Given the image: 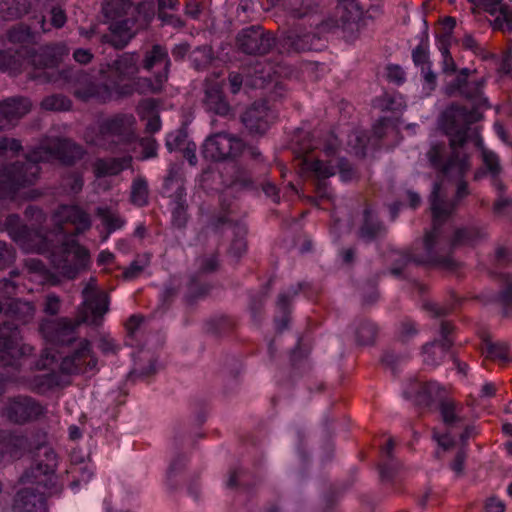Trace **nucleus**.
<instances>
[{"label":"nucleus","instance_id":"obj_40","mask_svg":"<svg viewBox=\"0 0 512 512\" xmlns=\"http://www.w3.org/2000/svg\"><path fill=\"white\" fill-rule=\"evenodd\" d=\"M148 197V182L142 176L136 177L131 185V202L136 206L143 207L148 204Z\"/></svg>","mask_w":512,"mask_h":512},{"label":"nucleus","instance_id":"obj_50","mask_svg":"<svg viewBox=\"0 0 512 512\" xmlns=\"http://www.w3.org/2000/svg\"><path fill=\"white\" fill-rule=\"evenodd\" d=\"M34 5L36 8H49L51 15V26L55 28H61L65 25L67 17L64 10L61 7L53 5L46 6L43 0H37Z\"/></svg>","mask_w":512,"mask_h":512},{"label":"nucleus","instance_id":"obj_38","mask_svg":"<svg viewBox=\"0 0 512 512\" xmlns=\"http://www.w3.org/2000/svg\"><path fill=\"white\" fill-rule=\"evenodd\" d=\"M59 385V375L55 372H47L33 376L28 386L37 393H45Z\"/></svg>","mask_w":512,"mask_h":512},{"label":"nucleus","instance_id":"obj_55","mask_svg":"<svg viewBox=\"0 0 512 512\" xmlns=\"http://www.w3.org/2000/svg\"><path fill=\"white\" fill-rule=\"evenodd\" d=\"M15 260V251L5 242L0 241V270L10 266Z\"/></svg>","mask_w":512,"mask_h":512},{"label":"nucleus","instance_id":"obj_25","mask_svg":"<svg viewBox=\"0 0 512 512\" xmlns=\"http://www.w3.org/2000/svg\"><path fill=\"white\" fill-rule=\"evenodd\" d=\"M157 66H162L164 73L156 76V84L151 86V91L154 93L161 90L162 83L167 79V71L170 66L168 51L160 44H154L151 49L145 52L143 58V67L146 70H151Z\"/></svg>","mask_w":512,"mask_h":512},{"label":"nucleus","instance_id":"obj_27","mask_svg":"<svg viewBox=\"0 0 512 512\" xmlns=\"http://www.w3.org/2000/svg\"><path fill=\"white\" fill-rule=\"evenodd\" d=\"M30 65L29 50L22 47L18 50H0V70L11 76L22 73Z\"/></svg>","mask_w":512,"mask_h":512},{"label":"nucleus","instance_id":"obj_41","mask_svg":"<svg viewBox=\"0 0 512 512\" xmlns=\"http://www.w3.org/2000/svg\"><path fill=\"white\" fill-rule=\"evenodd\" d=\"M7 40L13 44H29L35 41V34L25 24H17L11 27L6 33Z\"/></svg>","mask_w":512,"mask_h":512},{"label":"nucleus","instance_id":"obj_8","mask_svg":"<svg viewBox=\"0 0 512 512\" xmlns=\"http://www.w3.org/2000/svg\"><path fill=\"white\" fill-rule=\"evenodd\" d=\"M146 12L148 20L153 15V4L149 1L139 3L135 8L131 0H108L102 4V13L110 24V34L104 35L102 40L117 49L124 48L135 36L134 20L128 16Z\"/></svg>","mask_w":512,"mask_h":512},{"label":"nucleus","instance_id":"obj_3","mask_svg":"<svg viewBox=\"0 0 512 512\" xmlns=\"http://www.w3.org/2000/svg\"><path fill=\"white\" fill-rule=\"evenodd\" d=\"M83 148L75 142L58 137H45L30 151L23 162L10 166L0 164V205L13 199L21 187L34 184L40 174L39 163L58 160L72 164L83 156Z\"/></svg>","mask_w":512,"mask_h":512},{"label":"nucleus","instance_id":"obj_24","mask_svg":"<svg viewBox=\"0 0 512 512\" xmlns=\"http://www.w3.org/2000/svg\"><path fill=\"white\" fill-rule=\"evenodd\" d=\"M480 9L495 16L491 25L494 29L503 32H512V9L502 0H478Z\"/></svg>","mask_w":512,"mask_h":512},{"label":"nucleus","instance_id":"obj_14","mask_svg":"<svg viewBox=\"0 0 512 512\" xmlns=\"http://www.w3.org/2000/svg\"><path fill=\"white\" fill-rule=\"evenodd\" d=\"M6 229L11 238L24 250L43 253L48 250V232L42 228L29 229L20 224L18 215H9L6 219Z\"/></svg>","mask_w":512,"mask_h":512},{"label":"nucleus","instance_id":"obj_63","mask_svg":"<svg viewBox=\"0 0 512 512\" xmlns=\"http://www.w3.org/2000/svg\"><path fill=\"white\" fill-rule=\"evenodd\" d=\"M499 301L504 308L505 314H509L512 309V283L509 282L506 289L501 292Z\"/></svg>","mask_w":512,"mask_h":512},{"label":"nucleus","instance_id":"obj_16","mask_svg":"<svg viewBox=\"0 0 512 512\" xmlns=\"http://www.w3.org/2000/svg\"><path fill=\"white\" fill-rule=\"evenodd\" d=\"M243 149L242 141L225 132L215 133L208 137L202 147V154L206 159L218 161L235 157Z\"/></svg>","mask_w":512,"mask_h":512},{"label":"nucleus","instance_id":"obj_37","mask_svg":"<svg viewBox=\"0 0 512 512\" xmlns=\"http://www.w3.org/2000/svg\"><path fill=\"white\" fill-rule=\"evenodd\" d=\"M96 214L107 229V235L103 237V241L107 240L109 234L121 229L125 225V220L117 212L108 207H98Z\"/></svg>","mask_w":512,"mask_h":512},{"label":"nucleus","instance_id":"obj_6","mask_svg":"<svg viewBox=\"0 0 512 512\" xmlns=\"http://www.w3.org/2000/svg\"><path fill=\"white\" fill-rule=\"evenodd\" d=\"M286 10L295 19L306 20L313 32L300 33L291 31L278 42L281 53L304 52L316 47L320 36L329 31L334 23L326 21L318 12V5L314 0H287Z\"/></svg>","mask_w":512,"mask_h":512},{"label":"nucleus","instance_id":"obj_44","mask_svg":"<svg viewBox=\"0 0 512 512\" xmlns=\"http://www.w3.org/2000/svg\"><path fill=\"white\" fill-rule=\"evenodd\" d=\"M508 345L504 342H485L482 351L486 355L487 358L492 360H497L500 362H508Z\"/></svg>","mask_w":512,"mask_h":512},{"label":"nucleus","instance_id":"obj_22","mask_svg":"<svg viewBox=\"0 0 512 512\" xmlns=\"http://www.w3.org/2000/svg\"><path fill=\"white\" fill-rule=\"evenodd\" d=\"M275 119L274 113L264 102H255L248 107L241 117V121L251 134H264Z\"/></svg>","mask_w":512,"mask_h":512},{"label":"nucleus","instance_id":"obj_53","mask_svg":"<svg viewBox=\"0 0 512 512\" xmlns=\"http://www.w3.org/2000/svg\"><path fill=\"white\" fill-rule=\"evenodd\" d=\"M137 113L142 120L158 115L156 101L153 99L142 100L137 106Z\"/></svg>","mask_w":512,"mask_h":512},{"label":"nucleus","instance_id":"obj_7","mask_svg":"<svg viewBox=\"0 0 512 512\" xmlns=\"http://www.w3.org/2000/svg\"><path fill=\"white\" fill-rule=\"evenodd\" d=\"M136 118L118 113L87 127L83 139L87 145L109 152L125 151L124 146L137 140Z\"/></svg>","mask_w":512,"mask_h":512},{"label":"nucleus","instance_id":"obj_5","mask_svg":"<svg viewBox=\"0 0 512 512\" xmlns=\"http://www.w3.org/2000/svg\"><path fill=\"white\" fill-rule=\"evenodd\" d=\"M45 463L39 462L31 466L20 478L24 485L14 499V512H45V490L53 482L54 471L57 464L55 452L45 447L43 451Z\"/></svg>","mask_w":512,"mask_h":512},{"label":"nucleus","instance_id":"obj_15","mask_svg":"<svg viewBox=\"0 0 512 512\" xmlns=\"http://www.w3.org/2000/svg\"><path fill=\"white\" fill-rule=\"evenodd\" d=\"M98 359L91 342L87 339L78 340L71 352L62 359L60 368L66 374H83L97 370Z\"/></svg>","mask_w":512,"mask_h":512},{"label":"nucleus","instance_id":"obj_64","mask_svg":"<svg viewBox=\"0 0 512 512\" xmlns=\"http://www.w3.org/2000/svg\"><path fill=\"white\" fill-rule=\"evenodd\" d=\"M202 7L200 3L196 0H187L185 4L184 13L186 16L190 17L191 19H198L201 15Z\"/></svg>","mask_w":512,"mask_h":512},{"label":"nucleus","instance_id":"obj_35","mask_svg":"<svg viewBox=\"0 0 512 512\" xmlns=\"http://www.w3.org/2000/svg\"><path fill=\"white\" fill-rule=\"evenodd\" d=\"M383 227L376 219L374 211L367 207L364 210V222L359 230V238L364 241H372L382 232Z\"/></svg>","mask_w":512,"mask_h":512},{"label":"nucleus","instance_id":"obj_59","mask_svg":"<svg viewBox=\"0 0 512 512\" xmlns=\"http://www.w3.org/2000/svg\"><path fill=\"white\" fill-rule=\"evenodd\" d=\"M416 325L411 320H404L399 328V337L401 341L406 342L417 334Z\"/></svg>","mask_w":512,"mask_h":512},{"label":"nucleus","instance_id":"obj_62","mask_svg":"<svg viewBox=\"0 0 512 512\" xmlns=\"http://www.w3.org/2000/svg\"><path fill=\"white\" fill-rule=\"evenodd\" d=\"M387 78L391 82L401 84L405 81V73L401 67L397 65H389L387 67Z\"/></svg>","mask_w":512,"mask_h":512},{"label":"nucleus","instance_id":"obj_19","mask_svg":"<svg viewBox=\"0 0 512 512\" xmlns=\"http://www.w3.org/2000/svg\"><path fill=\"white\" fill-rule=\"evenodd\" d=\"M175 188V191L172 194H169V197L172 198L173 208H172V223L174 226L178 228H182L186 225L188 215H187V205L185 200V188L183 186V181L177 176V173L174 171V168L169 170L168 176L164 181V190L169 192Z\"/></svg>","mask_w":512,"mask_h":512},{"label":"nucleus","instance_id":"obj_47","mask_svg":"<svg viewBox=\"0 0 512 512\" xmlns=\"http://www.w3.org/2000/svg\"><path fill=\"white\" fill-rule=\"evenodd\" d=\"M150 264V255H138L135 260L123 272V277L126 280H134L140 276L144 269Z\"/></svg>","mask_w":512,"mask_h":512},{"label":"nucleus","instance_id":"obj_42","mask_svg":"<svg viewBox=\"0 0 512 512\" xmlns=\"http://www.w3.org/2000/svg\"><path fill=\"white\" fill-rule=\"evenodd\" d=\"M377 327L369 320H359L355 327V336L358 344L368 345L374 342L377 335Z\"/></svg>","mask_w":512,"mask_h":512},{"label":"nucleus","instance_id":"obj_12","mask_svg":"<svg viewBox=\"0 0 512 512\" xmlns=\"http://www.w3.org/2000/svg\"><path fill=\"white\" fill-rule=\"evenodd\" d=\"M68 48L64 43H54L40 47L37 51L29 50L30 65L33 67V71L29 72V77L34 80L41 82H53L59 83L61 86H65L67 89L72 91L71 86L60 76L62 71H46L47 68H53L62 60V58L68 55ZM70 68L69 70H71ZM68 69H65L67 71Z\"/></svg>","mask_w":512,"mask_h":512},{"label":"nucleus","instance_id":"obj_10","mask_svg":"<svg viewBox=\"0 0 512 512\" xmlns=\"http://www.w3.org/2000/svg\"><path fill=\"white\" fill-rule=\"evenodd\" d=\"M338 145V140L335 138L326 146L325 156L328 159L310 160L308 157L303 159L304 169L311 172L316 180L315 191L320 199H332V191L326 180L335 175L337 170L342 181H349L354 176V171L346 160L334 157Z\"/></svg>","mask_w":512,"mask_h":512},{"label":"nucleus","instance_id":"obj_31","mask_svg":"<svg viewBox=\"0 0 512 512\" xmlns=\"http://www.w3.org/2000/svg\"><path fill=\"white\" fill-rule=\"evenodd\" d=\"M3 311L7 317L19 324L25 325L34 319L36 308L29 301L15 299L8 303Z\"/></svg>","mask_w":512,"mask_h":512},{"label":"nucleus","instance_id":"obj_4","mask_svg":"<svg viewBox=\"0 0 512 512\" xmlns=\"http://www.w3.org/2000/svg\"><path fill=\"white\" fill-rule=\"evenodd\" d=\"M83 303L79 311L78 321L68 318L47 319L40 324L43 337L55 344H71L75 340V330L80 323L99 325L109 310L108 294L97 287L96 279L90 278L82 291Z\"/></svg>","mask_w":512,"mask_h":512},{"label":"nucleus","instance_id":"obj_23","mask_svg":"<svg viewBox=\"0 0 512 512\" xmlns=\"http://www.w3.org/2000/svg\"><path fill=\"white\" fill-rule=\"evenodd\" d=\"M453 330V325L447 321L441 322V337L439 341L428 343L423 347L424 363L426 365L436 367L445 358L447 352L453 345V340L449 338V334Z\"/></svg>","mask_w":512,"mask_h":512},{"label":"nucleus","instance_id":"obj_43","mask_svg":"<svg viewBox=\"0 0 512 512\" xmlns=\"http://www.w3.org/2000/svg\"><path fill=\"white\" fill-rule=\"evenodd\" d=\"M72 467L71 473L75 475V479L73 480V485H79L81 482H88L93 475V467L91 463H83V461L78 460L75 454L72 455Z\"/></svg>","mask_w":512,"mask_h":512},{"label":"nucleus","instance_id":"obj_54","mask_svg":"<svg viewBox=\"0 0 512 512\" xmlns=\"http://www.w3.org/2000/svg\"><path fill=\"white\" fill-rule=\"evenodd\" d=\"M302 285L298 284L296 287H292L287 292H283L279 294L278 301H277V307L278 309L286 316V311L288 308V305L292 298L298 294L299 290H301Z\"/></svg>","mask_w":512,"mask_h":512},{"label":"nucleus","instance_id":"obj_28","mask_svg":"<svg viewBox=\"0 0 512 512\" xmlns=\"http://www.w3.org/2000/svg\"><path fill=\"white\" fill-rule=\"evenodd\" d=\"M470 124L471 123H468L466 125L467 129H468L467 139L470 137V134H473L475 136V145L481 149L482 161H483L485 168L487 169V171L490 173V175L492 177L493 186L497 190H503L505 188V186L502 183V181L499 179V175L502 170L499 157L493 151L488 150L482 146V140L478 137L475 130L472 131L469 128Z\"/></svg>","mask_w":512,"mask_h":512},{"label":"nucleus","instance_id":"obj_58","mask_svg":"<svg viewBox=\"0 0 512 512\" xmlns=\"http://www.w3.org/2000/svg\"><path fill=\"white\" fill-rule=\"evenodd\" d=\"M158 18L163 25H170L176 29H181L185 26V22L179 16L168 14L164 11H158Z\"/></svg>","mask_w":512,"mask_h":512},{"label":"nucleus","instance_id":"obj_2","mask_svg":"<svg viewBox=\"0 0 512 512\" xmlns=\"http://www.w3.org/2000/svg\"><path fill=\"white\" fill-rule=\"evenodd\" d=\"M139 56L136 53H123L111 63L101 64L97 76L81 69L64 71L60 76L71 86L74 96L82 101L97 99L106 102L113 94L130 95L135 87L131 83L139 72Z\"/></svg>","mask_w":512,"mask_h":512},{"label":"nucleus","instance_id":"obj_57","mask_svg":"<svg viewBox=\"0 0 512 512\" xmlns=\"http://www.w3.org/2000/svg\"><path fill=\"white\" fill-rule=\"evenodd\" d=\"M412 59L415 65L421 66L422 71L426 69V66H429L428 63V53L426 48L420 44L412 51Z\"/></svg>","mask_w":512,"mask_h":512},{"label":"nucleus","instance_id":"obj_52","mask_svg":"<svg viewBox=\"0 0 512 512\" xmlns=\"http://www.w3.org/2000/svg\"><path fill=\"white\" fill-rule=\"evenodd\" d=\"M62 186L65 191L76 194L82 190L83 178L78 173H72L63 178Z\"/></svg>","mask_w":512,"mask_h":512},{"label":"nucleus","instance_id":"obj_61","mask_svg":"<svg viewBox=\"0 0 512 512\" xmlns=\"http://www.w3.org/2000/svg\"><path fill=\"white\" fill-rule=\"evenodd\" d=\"M140 145L143 148V159L155 157L157 155V143L151 137L142 138Z\"/></svg>","mask_w":512,"mask_h":512},{"label":"nucleus","instance_id":"obj_21","mask_svg":"<svg viewBox=\"0 0 512 512\" xmlns=\"http://www.w3.org/2000/svg\"><path fill=\"white\" fill-rule=\"evenodd\" d=\"M468 72L467 68L461 70L454 83L447 88V93L453 95L458 91L461 96L473 101L477 106L487 105V99L483 95V88L486 83L485 78L481 77L476 80L467 81Z\"/></svg>","mask_w":512,"mask_h":512},{"label":"nucleus","instance_id":"obj_32","mask_svg":"<svg viewBox=\"0 0 512 512\" xmlns=\"http://www.w3.org/2000/svg\"><path fill=\"white\" fill-rule=\"evenodd\" d=\"M132 157L124 156L121 158L97 159L93 164V171L96 177L113 176L128 168Z\"/></svg>","mask_w":512,"mask_h":512},{"label":"nucleus","instance_id":"obj_26","mask_svg":"<svg viewBox=\"0 0 512 512\" xmlns=\"http://www.w3.org/2000/svg\"><path fill=\"white\" fill-rule=\"evenodd\" d=\"M203 106L207 112L228 117L233 114V109L226 100L219 83H206L204 90Z\"/></svg>","mask_w":512,"mask_h":512},{"label":"nucleus","instance_id":"obj_29","mask_svg":"<svg viewBox=\"0 0 512 512\" xmlns=\"http://www.w3.org/2000/svg\"><path fill=\"white\" fill-rule=\"evenodd\" d=\"M338 2V9L341 13L339 25L343 30L357 31L358 23L364 12L360 0H338Z\"/></svg>","mask_w":512,"mask_h":512},{"label":"nucleus","instance_id":"obj_48","mask_svg":"<svg viewBox=\"0 0 512 512\" xmlns=\"http://www.w3.org/2000/svg\"><path fill=\"white\" fill-rule=\"evenodd\" d=\"M23 147L20 140L12 137L0 138V157L2 158H13L17 156Z\"/></svg>","mask_w":512,"mask_h":512},{"label":"nucleus","instance_id":"obj_18","mask_svg":"<svg viewBox=\"0 0 512 512\" xmlns=\"http://www.w3.org/2000/svg\"><path fill=\"white\" fill-rule=\"evenodd\" d=\"M237 45L247 54H266L275 45V39L260 26H251L238 33Z\"/></svg>","mask_w":512,"mask_h":512},{"label":"nucleus","instance_id":"obj_33","mask_svg":"<svg viewBox=\"0 0 512 512\" xmlns=\"http://www.w3.org/2000/svg\"><path fill=\"white\" fill-rule=\"evenodd\" d=\"M435 391L436 383L414 379L404 391V395L407 398H415L419 404L428 405Z\"/></svg>","mask_w":512,"mask_h":512},{"label":"nucleus","instance_id":"obj_46","mask_svg":"<svg viewBox=\"0 0 512 512\" xmlns=\"http://www.w3.org/2000/svg\"><path fill=\"white\" fill-rule=\"evenodd\" d=\"M71 106V100L62 94L49 95L41 102V107L48 111H67Z\"/></svg>","mask_w":512,"mask_h":512},{"label":"nucleus","instance_id":"obj_17","mask_svg":"<svg viewBox=\"0 0 512 512\" xmlns=\"http://www.w3.org/2000/svg\"><path fill=\"white\" fill-rule=\"evenodd\" d=\"M44 413L39 402L29 396H17L8 399L3 415L11 422L24 424L38 419Z\"/></svg>","mask_w":512,"mask_h":512},{"label":"nucleus","instance_id":"obj_45","mask_svg":"<svg viewBox=\"0 0 512 512\" xmlns=\"http://www.w3.org/2000/svg\"><path fill=\"white\" fill-rule=\"evenodd\" d=\"M232 228L234 239L229 249V253L235 257H240L246 252V227L242 224H236Z\"/></svg>","mask_w":512,"mask_h":512},{"label":"nucleus","instance_id":"obj_30","mask_svg":"<svg viewBox=\"0 0 512 512\" xmlns=\"http://www.w3.org/2000/svg\"><path fill=\"white\" fill-rule=\"evenodd\" d=\"M27 439L20 435L3 432L0 434V459L19 458L26 449Z\"/></svg>","mask_w":512,"mask_h":512},{"label":"nucleus","instance_id":"obj_51","mask_svg":"<svg viewBox=\"0 0 512 512\" xmlns=\"http://www.w3.org/2000/svg\"><path fill=\"white\" fill-rule=\"evenodd\" d=\"M367 143L368 137L364 132L354 131L348 136V145L354 150L356 155H365Z\"/></svg>","mask_w":512,"mask_h":512},{"label":"nucleus","instance_id":"obj_36","mask_svg":"<svg viewBox=\"0 0 512 512\" xmlns=\"http://www.w3.org/2000/svg\"><path fill=\"white\" fill-rule=\"evenodd\" d=\"M31 7L28 0H2L0 15L4 20H12L26 14Z\"/></svg>","mask_w":512,"mask_h":512},{"label":"nucleus","instance_id":"obj_13","mask_svg":"<svg viewBox=\"0 0 512 512\" xmlns=\"http://www.w3.org/2000/svg\"><path fill=\"white\" fill-rule=\"evenodd\" d=\"M52 220L56 226L57 234H61V239L65 235L74 238L83 234L92 225L90 215L77 205L59 206L55 210Z\"/></svg>","mask_w":512,"mask_h":512},{"label":"nucleus","instance_id":"obj_49","mask_svg":"<svg viewBox=\"0 0 512 512\" xmlns=\"http://www.w3.org/2000/svg\"><path fill=\"white\" fill-rule=\"evenodd\" d=\"M212 58V49L206 45L197 47L191 53L192 63L197 70L203 69L207 66L211 62Z\"/></svg>","mask_w":512,"mask_h":512},{"label":"nucleus","instance_id":"obj_39","mask_svg":"<svg viewBox=\"0 0 512 512\" xmlns=\"http://www.w3.org/2000/svg\"><path fill=\"white\" fill-rule=\"evenodd\" d=\"M26 266L30 275V280L38 284L50 283L53 280L52 273L45 267V265L37 259H29Z\"/></svg>","mask_w":512,"mask_h":512},{"label":"nucleus","instance_id":"obj_56","mask_svg":"<svg viewBox=\"0 0 512 512\" xmlns=\"http://www.w3.org/2000/svg\"><path fill=\"white\" fill-rule=\"evenodd\" d=\"M17 285L11 279L3 278L0 280V297L10 298L16 294ZM4 305L0 301V313L3 312Z\"/></svg>","mask_w":512,"mask_h":512},{"label":"nucleus","instance_id":"obj_20","mask_svg":"<svg viewBox=\"0 0 512 512\" xmlns=\"http://www.w3.org/2000/svg\"><path fill=\"white\" fill-rule=\"evenodd\" d=\"M31 102L23 96L7 97L0 101V128L2 131L14 128L31 110Z\"/></svg>","mask_w":512,"mask_h":512},{"label":"nucleus","instance_id":"obj_1","mask_svg":"<svg viewBox=\"0 0 512 512\" xmlns=\"http://www.w3.org/2000/svg\"><path fill=\"white\" fill-rule=\"evenodd\" d=\"M480 117L477 110H467L464 107L452 105L443 113V126L450 136L452 153L447 161H443L445 144H433L427 153L431 166L439 170L445 177L459 179L456 195L453 201L445 200L440 183H435L430 197L433 217V228L424 239L427 261L449 264V254L452 248L463 245H475L487 236L484 228L465 227L457 229L449 243H442L440 226L452 214L458 203L469 195L467 183L462 181L469 171L470 164L466 154L458 148L467 141V124L476 122Z\"/></svg>","mask_w":512,"mask_h":512},{"label":"nucleus","instance_id":"obj_11","mask_svg":"<svg viewBox=\"0 0 512 512\" xmlns=\"http://www.w3.org/2000/svg\"><path fill=\"white\" fill-rule=\"evenodd\" d=\"M52 234L48 232L49 248L43 253L50 252L51 263L62 276L74 279L81 271L90 267L91 257L86 247L68 235L60 239V245L52 247L50 239Z\"/></svg>","mask_w":512,"mask_h":512},{"label":"nucleus","instance_id":"obj_34","mask_svg":"<svg viewBox=\"0 0 512 512\" xmlns=\"http://www.w3.org/2000/svg\"><path fill=\"white\" fill-rule=\"evenodd\" d=\"M439 411L443 423L449 429L459 427L465 421L463 407L453 401H442L439 405Z\"/></svg>","mask_w":512,"mask_h":512},{"label":"nucleus","instance_id":"obj_9","mask_svg":"<svg viewBox=\"0 0 512 512\" xmlns=\"http://www.w3.org/2000/svg\"><path fill=\"white\" fill-rule=\"evenodd\" d=\"M33 348L23 343L18 327L4 323L0 327V395L5 382H18L20 359L30 355Z\"/></svg>","mask_w":512,"mask_h":512},{"label":"nucleus","instance_id":"obj_60","mask_svg":"<svg viewBox=\"0 0 512 512\" xmlns=\"http://www.w3.org/2000/svg\"><path fill=\"white\" fill-rule=\"evenodd\" d=\"M61 306L60 298L54 294H48L45 299L44 312L49 315H56Z\"/></svg>","mask_w":512,"mask_h":512}]
</instances>
